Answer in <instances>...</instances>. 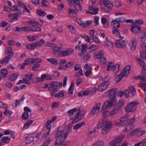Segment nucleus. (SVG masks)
<instances>
[{
	"label": "nucleus",
	"instance_id": "f257e3e1",
	"mask_svg": "<svg viewBox=\"0 0 146 146\" xmlns=\"http://www.w3.org/2000/svg\"><path fill=\"white\" fill-rule=\"evenodd\" d=\"M81 110L78 108L77 110L76 108L73 109L68 111L70 119L73 120L72 123H74L80 120L81 118L85 115V111L83 110L81 113Z\"/></svg>",
	"mask_w": 146,
	"mask_h": 146
},
{
	"label": "nucleus",
	"instance_id": "f03ea898",
	"mask_svg": "<svg viewBox=\"0 0 146 146\" xmlns=\"http://www.w3.org/2000/svg\"><path fill=\"white\" fill-rule=\"evenodd\" d=\"M117 91V89L115 88L111 89L108 91L110 100L104 103L102 110H104L106 108H110L116 103L117 99L115 95Z\"/></svg>",
	"mask_w": 146,
	"mask_h": 146
},
{
	"label": "nucleus",
	"instance_id": "7ed1b4c3",
	"mask_svg": "<svg viewBox=\"0 0 146 146\" xmlns=\"http://www.w3.org/2000/svg\"><path fill=\"white\" fill-rule=\"evenodd\" d=\"M112 126V122L110 121H103L101 120L99 122V126L100 127H104L102 131V134L103 135L108 133L111 129Z\"/></svg>",
	"mask_w": 146,
	"mask_h": 146
},
{
	"label": "nucleus",
	"instance_id": "20e7f679",
	"mask_svg": "<svg viewBox=\"0 0 146 146\" xmlns=\"http://www.w3.org/2000/svg\"><path fill=\"white\" fill-rule=\"evenodd\" d=\"M124 100H120L110 112V115L112 116L117 114L124 105Z\"/></svg>",
	"mask_w": 146,
	"mask_h": 146
},
{
	"label": "nucleus",
	"instance_id": "39448f33",
	"mask_svg": "<svg viewBox=\"0 0 146 146\" xmlns=\"http://www.w3.org/2000/svg\"><path fill=\"white\" fill-rule=\"evenodd\" d=\"M71 125L69 124L68 125L67 129H65L64 130L61 129L62 127L61 126H59L57 128L56 131L55 133V137H64V134L67 132L69 133L68 129L70 128Z\"/></svg>",
	"mask_w": 146,
	"mask_h": 146
},
{
	"label": "nucleus",
	"instance_id": "423d86ee",
	"mask_svg": "<svg viewBox=\"0 0 146 146\" xmlns=\"http://www.w3.org/2000/svg\"><path fill=\"white\" fill-rule=\"evenodd\" d=\"M125 136V135H122L116 137L110 143V146H119Z\"/></svg>",
	"mask_w": 146,
	"mask_h": 146
},
{
	"label": "nucleus",
	"instance_id": "0eeeda50",
	"mask_svg": "<svg viewBox=\"0 0 146 146\" xmlns=\"http://www.w3.org/2000/svg\"><path fill=\"white\" fill-rule=\"evenodd\" d=\"M135 115L132 118L128 120L125 123V125H127L126 126L125 128L123 129L124 132H127L133 128L134 125L132 123L135 120Z\"/></svg>",
	"mask_w": 146,
	"mask_h": 146
},
{
	"label": "nucleus",
	"instance_id": "6e6552de",
	"mask_svg": "<svg viewBox=\"0 0 146 146\" xmlns=\"http://www.w3.org/2000/svg\"><path fill=\"white\" fill-rule=\"evenodd\" d=\"M44 43V40L43 39H42L39 41L36 42L35 43L27 45L26 47L29 49H33L37 46H42Z\"/></svg>",
	"mask_w": 146,
	"mask_h": 146
},
{
	"label": "nucleus",
	"instance_id": "1a4fd4ad",
	"mask_svg": "<svg viewBox=\"0 0 146 146\" xmlns=\"http://www.w3.org/2000/svg\"><path fill=\"white\" fill-rule=\"evenodd\" d=\"M138 103L136 102H131L125 108V110L127 112H133L135 111L137 106Z\"/></svg>",
	"mask_w": 146,
	"mask_h": 146
},
{
	"label": "nucleus",
	"instance_id": "9d476101",
	"mask_svg": "<svg viewBox=\"0 0 146 146\" xmlns=\"http://www.w3.org/2000/svg\"><path fill=\"white\" fill-rule=\"evenodd\" d=\"M103 3L105 6L104 8H102L104 10V11L106 13L109 12L110 9L113 7V4L110 3V1L108 0L103 1Z\"/></svg>",
	"mask_w": 146,
	"mask_h": 146
},
{
	"label": "nucleus",
	"instance_id": "9b49d317",
	"mask_svg": "<svg viewBox=\"0 0 146 146\" xmlns=\"http://www.w3.org/2000/svg\"><path fill=\"white\" fill-rule=\"evenodd\" d=\"M68 134L69 132H67L64 134V137H55V138H57L55 141V145L56 144L57 145H58V146H60L62 145L63 142L67 137Z\"/></svg>",
	"mask_w": 146,
	"mask_h": 146
},
{
	"label": "nucleus",
	"instance_id": "f8f14e48",
	"mask_svg": "<svg viewBox=\"0 0 146 146\" xmlns=\"http://www.w3.org/2000/svg\"><path fill=\"white\" fill-rule=\"evenodd\" d=\"M22 13L21 12H19L15 13H10L8 15L9 18H11V20L10 22L11 23L18 20V17L21 16Z\"/></svg>",
	"mask_w": 146,
	"mask_h": 146
},
{
	"label": "nucleus",
	"instance_id": "ddd939ff",
	"mask_svg": "<svg viewBox=\"0 0 146 146\" xmlns=\"http://www.w3.org/2000/svg\"><path fill=\"white\" fill-rule=\"evenodd\" d=\"M122 39L117 40L115 43V46L119 48H125L127 45L126 42Z\"/></svg>",
	"mask_w": 146,
	"mask_h": 146
},
{
	"label": "nucleus",
	"instance_id": "4468645a",
	"mask_svg": "<svg viewBox=\"0 0 146 146\" xmlns=\"http://www.w3.org/2000/svg\"><path fill=\"white\" fill-rule=\"evenodd\" d=\"M101 105V103L96 104V106H94L92 108L91 111L90 113V115H92L97 113L100 110Z\"/></svg>",
	"mask_w": 146,
	"mask_h": 146
},
{
	"label": "nucleus",
	"instance_id": "2eb2a0df",
	"mask_svg": "<svg viewBox=\"0 0 146 146\" xmlns=\"http://www.w3.org/2000/svg\"><path fill=\"white\" fill-rule=\"evenodd\" d=\"M109 84L110 82L108 81H106L102 83L98 87V90L100 92L104 91L109 86Z\"/></svg>",
	"mask_w": 146,
	"mask_h": 146
},
{
	"label": "nucleus",
	"instance_id": "dca6fc26",
	"mask_svg": "<svg viewBox=\"0 0 146 146\" xmlns=\"http://www.w3.org/2000/svg\"><path fill=\"white\" fill-rule=\"evenodd\" d=\"M73 4L74 7L76 10L78 11H80L82 10V8L81 6V4L80 0H73Z\"/></svg>",
	"mask_w": 146,
	"mask_h": 146
},
{
	"label": "nucleus",
	"instance_id": "f3484780",
	"mask_svg": "<svg viewBox=\"0 0 146 146\" xmlns=\"http://www.w3.org/2000/svg\"><path fill=\"white\" fill-rule=\"evenodd\" d=\"M33 74L30 75L29 74H24L23 76V78L24 83L27 84H29L31 83L30 80H31L32 77L33 76Z\"/></svg>",
	"mask_w": 146,
	"mask_h": 146
},
{
	"label": "nucleus",
	"instance_id": "a211bd4d",
	"mask_svg": "<svg viewBox=\"0 0 146 146\" xmlns=\"http://www.w3.org/2000/svg\"><path fill=\"white\" fill-rule=\"evenodd\" d=\"M99 9L97 7H90L89 8V11H87L86 13L96 15L98 13Z\"/></svg>",
	"mask_w": 146,
	"mask_h": 146
},
{
	"label": "nucleus",
	"instance_id": "6ab92c4d",
	"mask_svg": "<svg viewBox=\"0 0 146 146\" xmlns=\"http://www.w3.org/2000/svg\"><path fill=\"white\" fill-rule=\"evenodd\" d=\"M130 68V66L128 65L125 67L123 71L121 72L120 74L122 76V77L126 76L128 74Z\"/></svg>",
	"mask_w": 146,
	"mask_h": 146
},
{
	"label": "nucleus",
	"instance_id": "aec40b11",
	"mask_svg": "<svg viewBox=\"0 0 146 146\" xmlns=\"http://www.w3.org/2000/svg\"><path fill=\"white\" fill-rule=\"evenodd\" d=\"M88 45L86 44H82V48L78 52V54L80 56H82L84 54H86V49L88 47Z\"/></svg>",
	"mask_w": 146,
	"mask_h": 146
},
{
	"label": "nucleus",
	"instance_id": "412c9836",
	"mask_svg": "<svg viewBox=\"0 0 146 146\" xmlns=\"http://www.w3.org/2000/svg\"><path fill=\"white\" fill-rule=\"evenodd\" d=\"M49 90L52 93L51 95L52 96L54 95L55 92V82H51L49 84Z\"/></svg>",
	"mask_w": 146,
	"mask_h": 146
},
{
	"label": "nucleus",
	"instance_id": "4be33fe9",
	"mask_svg": "<svg viewBox=\"0 0 146 146\" xmlns=\"http://www.w3.org/2000/svg\"><path fill=\"white\" fill-rule=\"evenodd\" d=\"M129 116L127 115H125L122 117L121 118L119 119V120L120 122H118L116 123L115 125H118L119 126L123 125L121 124L120 122H125L126 121H127L128 120H129Z\"/></svg>",
	"mask_w": 146,
	"mask_h": 146
},
{
	"label": "nucleus",
	"instance_id": "5701e85b",
	"mask_svg": "<svg viewBox=\"0 0 146 146\" xmlns=\"http://www.w3.org/2000/svg\"><path fill=\"white\" fill-rule=\"evenodd\" d=\"M137 39L135 37H132L131 40V49L132 51H134L136 47L137 44Z\"/></svg>",
	"mask_w": 146,
	"mask_h": 146
},
{
	"label": "nucleus",
	"instance_id": "b1692460",
	"mask_svg": "<svg viewBox=\"0 0 146 146\" xmlns=\"http://www.w3.org/2000/svg\"><path fill=\"white\" fill-rule=\"evenodd\" d=\"M138 36L139 38L141 39L142 41H145L146 40L145 37H146V30L145 29L143 30L138 35Z\"/></svg>",
	"mask_w": 146,
	"mask_h": 146
},
{
	"label": "nucleus",
	"instance_id": "393cba45",
	"mask_svg": "<svg viewBox=\"0 0 146 146\" xmlns=\"http://www.w3.org/2000/svg\"><path fill=\"white\" fill-rule=\"evenodd\" d=\"M73 49L68 48L64 51H62V54L63 56H66L71 55L73 52Z\"/></svg>",
	"mask_w": 146,
	"mask_h": 146
},
{
	"label": "nucleus",
	"instance_id": "a878e982",
	"mask_svg": "<svg viewBox=\"0 0 146 146\" xmlns=\"http://www.w3.org/2000/svg\"><path fill=\"white\" fill-rule=\"evenodd\" d=\"M141 30L140 27L137 25L132 26L131 29V31L135 33H139L140 32Z\"/></svg>",
	"mask_w": 146,
	"mask_h": 146
},
{
	"label": "nucleus",
	"instance_id": "bb28decb",
	"mask_svg": "<svg viewBox=\"0 0 146 146\" xmlns=\"http://www.w3.org/2000/svg\"><path fill=\"white\" fill-rule=\"evenodd\" d=\"M11 55L7 56L1 60L0 62V63L2 64H5L9 62V61L10 60Z\"/></svg>",
	"mask_w": 146,
	"mask_h": 146
},
{
	"label": "nucleus",
	"instance_id": "cd10ccee",
	"mask_svg": "<svg viewBox=\"0 0 146 146\" xmlns=\"http://www.w3.org/2000/svg\"><path fill=\"white\" fill-rule=\"evenodd\" d=\"M55 120V116L53 117L51 120L48 121H47L45 126L47 129L50 130L51 127V124Z\"/></svg>",
	"mask_w": 146,
	"mask_h": 146
},
{
	"label": "nucleus",
	"instance_id": "c85d7f7f",
	"mask_svg": "<svg viewBox=\"0 0 146 146\" xmlns=\"http://www.w3.org/2000/svg\"><path fill=\"white\" fill-rule=\"evenodd\" d=\"M5 53L7 55H8L7 56H11V58L13 55V52L12 51V48L11 47H7L5 50Z\"/></svg>",
	"mask_w": 146,
	"mask_h": 146
},
{
	"label": "nucleus",
	"instance_id": "c756f323",
	"mask_svg": "<svg viewBox=\"0 0 146 146\" xmlns=\"http://www.w3.org/2000/svg\"><path fill=\"white\" fill-rule=\"evenodd\" d=\"M30 29L33 32H40L42 31L40 27L36 25H33L31 27Z\"/></svg>",
	"mask_w": 146,
	"mask_h": 146
},
{
	"label": "nucleus",
	"instance_id": "7c9ffc66",
	"mask_svg": "<svg viewBox=\"0 0 146 146\" xmlns=\"http://www.w3.org/2000/svg\"><path fill=\"white\" fill-rule=\"evenodd\" d=\"M85 122L84 121L80 123L77 124L75 125L73 127V129H74L76 130L79 129L82 127V126L85 125Z\"/></svg>",
	"mask_w": 146,
	"mask_h": 146
},
{
	"label": "nucleus",
	"instance_id": "2f4dec72",
	"mask_svg": "<svg viewBox=\"0 0 146 146\" xmlns=\"http://www.w3.org/2000/svg\"><path fill=\"white\" fill-rule=\"evenodd\" d=\"M18 4L19 6L24 9L28 13H30V10L27 8L25 5L23 3L19 1L18 2Z\"/></svg>",
	"mask_w": 146,
	"mask_h": 146
},
{
	"label": "nucleus",
	"instance_id": "473e14b6",
	"mask_svg": "<svg viewBox=\"0 0 146 146\" xmlns=\"http://www.w3.org/2000/svg\"><path fill=\"white\" fill-rule=\"evenodd\" d=\"M107 21L106 19L104 17L102 18L101 22L104 25V27L105 28H107L108 27V23L106 24Z\"/></svg>",
	"mask_w": 146,
	"mask_h": 146
},
{
	"label": "nucleus",
	"instance_id": "72a5a7b5",
	"mask_svg": "<svg viewBox=\"0 0 146 146\" xmlns=\"http://www.w3.org/2000/svg\"><path fill=\"white\" fill-rule=\"evenodd\" d=\"M26 139V144H29L34 140V137L28 136L25 137Z\"/></svg>",
	"mask_w": 146,
	"mask_h": 146
},
{
	"label": "nucleus",
	"instance_id": "f704fd0d",
	"mask_svg": "<svg viewBox=\"0 0 146 146\" xmlns=\"http://www.w3.org/2000/svg\"><path fill=\"white\" fill-rule=\"evenodd\" d=\"M69 14L70 16L72 17H75L77 16L75 11L74 10L71 9H69Z\"/></svg>",
	"mask_w": 146,
	"mask_h": 146
},
{
	"label": "nucleus",
	"instance_id": "c9c22d12",
	"mask_svg": "<svg viewBox=\"0 0 146 146\" xmlns=\"http://www.w3.org/2000/svg\"><path fill=\"white\" fill-rule=\"evenodd\" d=\"M104 54V52L103 51H101L99 52L98 53L95 55V57L96 58H99L102 57Z\"/></svg>",
	"mask_w": 146,
	"mask_h": 146
},
{
	"label": "nucleus",
	"instance_id": "e433bc0d",
	"mask_svg": "<svg viewBox=\"0 0 146 146\" xmlns=\"http://www.w3.org/2000/svg\"><path fill=\"white\" fill-rule=\"evenodd\" d=\"M51 142V139L50 138H48L40 146H48Z\"/></svg>",
	"mask_w": 146,
	"mask_h": 146
},
{
	"label": "nucleus",
	"instance_id": "4c0bfd02",
	"mask_svg": "<svg viewBox=\"0 0 146 146\" xmlns=\"http://www.w3.org/2000/svg\"><path fill=\"white\" fill-rule=\"evenodd\" d=\"M130 91L133 96H135L136 94V91L133 87L132 86H130L129 87Z\"/></svg>",
	"mask_w": 146,
	"mask_h": 146
},
{
	"label": "nucleus",
	"instance_id": "58836bf2",
	"mask_svg": "<svg viewBox=\"0 0 146 146\" xmlns=\"http://www.w3.org/2000/svg\"><path fill=\"white\" fill-rule=\"evenodd\" d=\"M2 140L3 143H8L10 142V139L7 137L4 136L2 138Z\"/></svg>",
	"mask_w": 146,
	"mask_h": 146
},
{
	"label": "nucleus",
	"instance_id": "ea45409f",
	"mask_svg": "<svg viewBox=\"0 0 146 146\" xmlns=\"http://www.w3.org/2000/svg\"><path fill=\"white\" fill-rule=\"evenodd\" d=\"M74 88V84L73 82H72L68 90V92L70 93V94H72Z\"/></svg>",
	"mask_w": 146,
	"mask_h": 146
},
{
	"label": "nucleus",
	"instance_id": "a19ab883",
	"mask_svg": "<svg viewBox=\"0 0 146 146\" xmlns=\"http://www.w3.org/2000/svg\"><path fill=\"white\" fill-rule=\"evenodd\" d=\"M33 121V120H31L27 122L26 124L24 125L23 127V129H25L28 128L30 125L32 124Z\"/></svg>",
	"mask_w": 146,
	"mask_h": 146
},
{
	"label": "nucleus",
	"instance_id": "79ce46f5",
	"mask_svg": "<svg viewBox=\"0 0 146 146\" xmlns=\"http://www.w3.org/2000/svg\"><path fill=\"white\" fill-rule=\"evenodd\" d=\"M113 34H115L116 35L119 36V38L121 39H122V38H124V37L121 36L119 35V31L117 28L113 29Z\"/></svg>",
	"mask_w": 146,
	"mask_h": 146
},
{
	"label": "nucleus",
	"instance_id": "37998d69",
	"mask_svg": "<svg viewBox=\"0 0 146 146\" xmlns=\"http://www.w3.org/2000/svg\"><path fill=\"white\" fill-rule=\"evenodd\" d=\"M105 45L108 47H112L113 46V44L112 42L109 40H106L104 42Z\"/></svg>",
	"mask_w": 146,
	"mask_h": 146
},
{
	"label": "nucleus",
	"instance_id": "c03bdc74",
	"mask_svg": "<svg viewBox=\"0 0 146 146\" xmlns=\"http://www.w3.org/2000/svg\"><path fill=\"white\" fill-rule=\"evenodd\" d=\"M98 48V46L94 44L91 45L88 49L90 50L91 52L96 50Z\"/></svg>",
	"mask_w": 146,
	"mask_h": 146
},
{
	"label": "nucleus",
	"instance_id": "a18cd8bd",
	"mask_svg": "<svg viewBox=\"0 0 146 146\" xmlns=\"http://www.w3.org/2000/svg\"><path fill=\"white\" fill-rule=\"evenodd\" d=\"M29 113L27 112H24L23 113L21 116V118L23 120L27 119L29 117Z\"/></svg>",
	"mask_w": 146,
	"mask_h": 146
},
{
	"label": "nucleus",
	"instance_id": "49530a36",
	"mask_svg": "<svg viewBox=\"0 0 146 146\" xmlns=\"http://www.w3.org/2000/svg\"><path fill=\"white\" fill-rule=\"evenodd\" d=\"M139 64L141 67H144L145 65V63L143 60L141 58H139L137 59Z\"/></svg>",
	"mask_w": 146,
	"mask_h": 146
},
{
	"label": "nucleus",
	"instance_id": "de8ad7c7",
	"mask_svg": "<svg viewBox=\"0 0 146 146\" xmlns=\"http://www.w3.org/2000/svg\"><path fill=\"white\" fill-rule=\"evenodd\" d=\"M36 13L38 15L42 16H44L45 15V12L42 10L37 9Z\"/></svg>",
	"mask_w": 146,
	"mask_h": 146
},
{
	"label": "nucleus",
	"instance_id": "09e8293b",
	"mask_svg": "<svg viewBox=\"0 0 146 146\" xmlns=\"http://www.w3.org/2000/svg\"><path fill=\"white\" fill-rule=\"evenodd\" d=\"M62 46V44L60 43H58V44H55V52H58Z\"/></svg>",
	"mask_w": 146,
	"mask_h": 146
},
{
	"label": "nucleus",
	"instance_id": "8fccbe9b",
	"mask_svg": "<svg viewBox=\"0 0 146 146\" xmlns=\"http://www.w3.org/2000/svg\"><path fill=\"white\" fill-rule=\"evenodd\" d=\"M17 75L16 74H14L10 76V80L11 81H13L15 80L17 77Z\"/></svg>",
	"mask_w": 146,
	"mask_h": 146
},
{
	"label": "nucleus",
	"instance_id": "3c124183",
	"mask_svg": "<svg viewBox=\"0 0 146 146\" xmlns=\"http://www.w3.org/2000/svg\"><path fill=\"white\" fill-rule=\"evenodd\" d=\"M42 77L43 79H46L47 80H50L52 79V77L46 74H42Z\"/></svg>",
	"mask_w": 146,
	"mask_h": 146
},
{
	"label": "nucleus",
	"instance_id": "603ef678",
	"mask_svg": "<svg viewBox=\"0 0 146 146\" xmlns=\"http://www.w3.org/2000/svg\"><path fill=\"white\" fill-rule=\"evenodd\" d=\"M1 74L3 77H5L8 74L7 71L6 69L2 70L1 71Z\"/></svg>",
	"mask_w": 146,
	"mask_h": 146
},
{
	"label": "nucleus",
	"instance_id": "864d4df0",
	"mask_svg": "<svg viewBox=\"0 0 146 146\" xmlns=\"http://www.w3.org/2000/svg\"><path fill=\"white\" fill-rule=\"evenodd\" d=\"M41 1L43 7H48L50 5L49 3L46 0H41Z\"/></svg>",
	"mask_w": 146,
	"mask_h": 146
},
{
	"label": "nucleus",
	"instance_id": "5fc2aeb1",
	"mask_svg": "<svg viewBox=\"0 0 146 146\" xmlns=\"http://www.w3.org/2000/svg\"><path fill=\"white\" fill-rule=\"evenodd\" d=\"M33 58H29L27 60H25V64H26V65L30 64L31 63H33Z\"/></svg>",
	"mask_w": 146,
	"mask_h": 146
},
{
	"label": "nucleus",
	"instance_id": "6e6d98bb",
	"mask_svg": "<svg viewBox=\"0 0 146 146\" xmlns=\"http://www.w3.org/2000/svg\"><path fill=\"white\" fill-rule=\"evenodd\" d=\"M140 87L144 91H146V83L145 82H141L140 83Z\"/></svg>",
	"mask_w": 146,
	"mask_h": 146
},
{
	"label": "nucleus",
	"instance_id": "4d7b16f0",
	"mask_svg": "<svg viewBox=\"0 0 146 146\" xmlns=\"http://www.w3.org/2000/svg\"><path fill=\"white\" fill-rule=\"evenodd\" d=\"M33 63H39L42 62V59L38 58H33Z\"/></svg>",
	"mask_w": 146,
	"mask_h": 146
},
{
	"label": "nucleus",
	"instance_id": "13d9d810",
	"mask_svg": "<svg viewBox=\"0 0 146 146\" xmlns=\"http://www.w3.org/2000/svg\"><path fill=\"white\" fill-rule=\"evenodd\" d=\"M74 65L73 62H68L66 63L65 66L67 68H70L73 66Z\"/></svg>",
	"mask_w": 146,
	"mask_h": 146
},
{
	"label": "nucleus",
	"instance_id": "bf43d9fd",
	"mask_svg": "<svg viewBox=\"0 0 146 146\" xmlns=\"http://www.w3.org/2000/svg\"><path fill=\"white\" fill-rule=\"evenodd\" d=\"M123 95L126 98H127L129 97V91L128 90H126L123 92Z\"/></svg>",
	"mask_w": 146,
	"mask_h": 146
},
{
	"label": "nucleus",
	"instance_id": "052dcab7",
	"mask_svg": "<svg viewBox=\"0 0 146 146\" xmlns=\"http://www.w3.org/2000/svg\"><path fill=\"white\" fill-rule=\"evenodd\" d=\"M140 56L142 58L146 59V51H141L140 53Z\"/></svg>",
	"mask_w": 146,
	"mask_h": 146
},
{
	"label": "nucleus",
	"instance_id": "680f3d73",
	"mask_svg": "<svg viewBox=\"0 0 146 146\" xmlns=\"http://www.w3.org/2000/svg\"><path fill=\"white\" fill-rule=\"evenodd\" d=\"M40 64H35L32 68V69L34 71L38 70V68L40 66Z\"/></svg>",
	"mask_w": 146,
	"mask_h": 146
},
{
	"label": "nucleus",
	"instance_id": "e2e57ef3",
	"mask_svg": "<svg viewBox=\"0 0 146 146\" xmlns=\"http://www.w3.org/2000/svg\"><path fill=\"white\" fill-rule=\"evenodd\" d=\"M135 23L137 25H139L143 24L144 22L143 21L140 19H137L135 21Z\"/></svg>",
	"mask_w": 146,
	"mask_h": 146
},
{
	"label": "nucleus",
	"instance_id": "0e129e2a",
	"mask_svg": "<svg viewBox=\"0 0 146 146\" xmlns=\"http://www.w3.org/2000/svg\"><path fill=\"white\" fill-rule=\"evenodd\" d=\"M50 132V130H49L47 132L44 133L42 135V138L43 139H44L48 136Z\"/></svg>",
	"mask_w": 146,
	"mask_h": 146
},
{
	"label": "nucleus",
	"instance_id": "69168bd1",
	"mask_svg": "<svg viewBox=\"0 0 146 146\" xmlns=\"http://www.w3.org/2000/svg\"><path fill=\"white\" fill-rule=\"evenodd\" d=\"M8 24V23L6 21H3L1 23H0V27H4L7 26Z\"/></svg>",
	"mask_w": 146,
	"mask_h": 146
},
{
	"label": "nucleus",
	"instance_id": "338daca9",
	"mask_svg": "<svg viewBox=\"0 0 146 146\" xmlns=\"http://www.w3.org/2000/svg\"><path fill=\"white\" fill-rule=\"evenodd\" d=\"M99 19V17L98 16H96L95 17L94 21V24L95 25L97 26L99 25L98 21Z\"/></svg>",
	"mask_w": 146,
	"mask_h": 146
},
{
	"label": "nucleus",
	"instance_id": "774afa93",
	"mask_svg": "<svg viewBox=\"0 0 146 146\" xmlns=\"http://www.w3.org/2000/svg\"><path fill=\"white\" fill-rule=\"evenodd\" d=\"M97 146H102L104 144V142L101 140L95 143Z\"/></svg>",
	"mask_w": 146,
	"mask_h": 146
}]
</instances>
